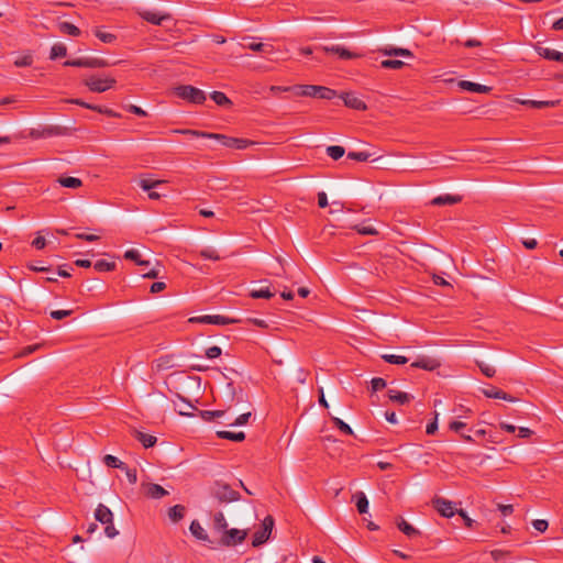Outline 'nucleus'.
Segmentation results:
<instances>
[{
	"mask_svg": "<svg viewBox=\"0 0 563 563\" xmlns=\"http://www.w3.org/2000/svg\"><path fill=\"white\" fill-rule=\"evenodd\" d=\"M186 508L183 505H175L168 509V517L173 522H179L185 517Z\"/></svg>",
	"mask_w": 563,
	"mask_h": 563,
	"instance_id": "c85d7f7f",
	"label": "nucleus"
},
{
	"mask_svg": "<svg viewBox=\"0 0 563 563\" xmlns=\"http://www.w3.org/2000/svg\"><path fill=\"white\" fill-rule=\"evenodd\" d=\"M75 236L79 240H84L87 242H95V241L99 240V236L95 235V234L77 233V234H75Z\"/></svg>",
	"mask_w": 563,
	"mask_h": 563,
	"instance_id": "69168bd1",
	"label": "nucleus"
},
{
	"mask_svg": "<svg viewBox=\"0 0 563 563\" xmlns=\"http://www.w3.org/2000/svg\"><path fill=\"white\" fill-rule=\"evenodd\" d=\"M104 533L108 538H114L118 536V530L113 526V521L106 523Z\"/></svg>",
	"mask_w": 563,
	"mask_h": 563,
	"instance_id": "052dcab7",
	"label": "nucleus"
},
{
	"mask_svg": "<svg viewBox=\"0 0 563 563\" xmlns=\"http://www.w3.org/2000/svg\"><path fill=\"white\" fill-rule=\"evenodd\" d=\"M344 101V104L351 109L355 110H366V104L363 100L356 97L354 93L345 92L341 96Z\"/></svg>",
	"mask_w": 563,
	"mask_h": 563,
	"instance_id": "2eb2a0df",
	"label": "nucleus"
},
{
	"mask_svg": "<svg viewBox=\"0 0 563 563\" xmlns=\"http://www.w3.org/2000/svg\"><path fill=\"white\" fill-rule=\"evenodd\" d=\"M123 471H125V474H126V477H128V481L131 483V484H135L137 482V474H136V470H131L126 466V468H124Z\"/></svg>",
	"mask_w": 563,
	"mask_h": 563,
	"instance_id": "e2e57ef3",
	"label": "nucleus"
},
{
	"mask_svg": "<svg viewBox=\"0 0 563 563\" xmlns=\"http://www.w3.org/2000/svg\"><path fill=\"white\" fill-rule=\"evenodd\" d=\"M335 96H336L335 90L324 87V86H318V91L316 93V98L330 100Z\"/></svg>",
	"mask_w": 563,
	"mask_h": 563,
	"instance_id": "4c0bfd02",
	"label": "nucleus"
},
{
	"mask_svg": "<svg viewBox=\"0 0 563 563\" xmlns=\"http://www.w3.org/2000/svg\"><path fill=\"white\" fill-rule=\"evenodd\" d=\"M353 229L357 233L363 234V235H377L378 234V231L371 225L357 224V225L353 227Z\"/></svg>",
	"mask_w": 563,
	"mask_h": 563,
	"instance_id": "49530a36",
	"label": "nucleus"
},
{
	"mask_svg": "<svg viewBox=\"0 0 563 563\" xmlns=\"http://www.w3.org/2000/svg\"><path fill=\"white\" fill-rule=\"evenodd\" d=\"M175 95L195 104H201L206 101V93L201 89L190 85L176 87Z\"/></svg>",
	"mask_w": 563,
	"mask_h": 563,
	"instance_id": "7ed1b4c3",
	"label": "nucleus"
},
{
	"mask_svg": "<svg viewBox=\"0 0 563 563\" xmlns=\"http://www.w3.org/2000/svg\"><path fill=\"white\" fill-rule=\"evenodd\" d=\"M371 383L373 391H378L386 387V380L380 377L373 378Z\"/></svg>",
	"mask_w": 563,
	"mask_h": 563,
	"instance_id": "5fc2aeb1",
	"label": "nucleus"
},
{
	"mask_svg": "<svg viewBox=\"0 0 563 563\" xmlns=\"http://www.w3.org/2000/svg\"><path fill=\"white\" fill-rule=\"evenodd\" d=\"M134 437L136 440H139L144 448H152L155 445L157 439L156 437L152 435V434H146V433H143L141 431H137L135 430L134 431Z\"/></svg>",
	"mask_w": 563,
	"mask_h": 563,
	"instance_id": "cd10ccee",
	"label": "nucleus"
},
{
	"mask_svg": "<svg viewBox=\"0 0 563 563\" xmlns=\"http://www.w3.org/2000/svg\"><path fill=\"white\" fill-rule=\"evenodd\" d=\"M250 296L255 299H258V298L269 299L274 296V292H272L268 287H265V288H261V289H253L250 292Z\"/></svg>",
	"mask_w": 563,
	"mask_h": 563,
	"instance_id": "37998d69",
	"label": "nucleus"
},
{
	"mask_svg": "<svg viewBox=\"0 0 563 563\" xmlns=\"http://www.w3.org/2000/svg\"><path fill=\"white\" fill-rule=\"evenodd\" d=\"M124 257L126 260H130V261H133L135 262L136 265H140V266H147L150 265V262L148 261H142L141 260V255L139 253L137 250H134V249H131V250H128L125 253H124Z\"/></svg>",
	"mask_w": 563,
	"mask_h": 563,
	"instance_id": "c9c22d12",
	"label": "nucleus"
},
{
	"mask_svg": "<svg viewBox=\"0 0 563 563\" xmlns=\"http://www.w3.org/2000/svg\"><path fill=\"white\" fill-rule=\"evenodd\" d=\"M437 430H438V413H435L433 421L428 423L426 432L428 434H434L437 432Z\"/></svg>",
	"mask_w": 563,
	"mask_h": 563,
	"instance_id": "0e129e2a",
	"label": "nucleus"
},
{
	"mask_svg": "<svg viewBox=\"0 0 563 563\" xmlns=\"http://www.w3.org/2000/svg\"><path fill=\"white\" fill-rule=\"evenodd\" d=\"M217 437L219 439L231 440L234 442H242L245 439V433L242 431H240V432L218 431Z\"/></svg>",
	"mask_w": 563,
	"mask_h": 563,
	"instance_id": "2f4dec72",
	"label": "nucleus"
},
{
	"mask_svg": "<svg viewBox=\"0 0 563 563\" xmlns=\"http://www.w3.org/2000/svg\"><path fill=\"white\" fill-rule=\"evenodd\" d=\"M212 528L214 531L220 532V533H222L224 530L228 529V522L224 518L223 512L217 511L213 515Z\"/></svg>",
	"mask_w": 563,
	"mask_h": 563,
	"instance_id": "bb28decb",
	"label": "nucleus"
},
{
	"mask_svg": "<svg viewBox=\"0 0 563 563\" xmlns=\"http://www.w3.org/2000/svg\"><path fill=\"white\" fill-rule=\"evenodd\" d=\"M211 99L221 107L230 106L231 100L221 91H213L211 93Z\"/></svg>",
	"mask_w": 563,
	"mask_h": 563,
	"instance_id": "a19ab883",
	"label": "nucleus"
},
{
	"mask_svg": "<svg viewBox=\"0 0 563 563\" xmlns=\"http://www.w3.org/2000/svg\"><path fill=\"white\" fill-rule=\"evenodd\" d=\"M536 51L541 57L545 59L563 63V53L561 52L540 45L536 46Z\"/></svg>",
	"mask_w": 563,
	"mask_h": 563,
	"instance_id": "dca6fc26",
	"label": "nucleus"
},
{
	"mask_svg": "<svg viewBox=\"0 0 563 563\" xmlns=\"http://www.w3.org/2000/svg\"><path fill=\"white\" fill-rule=\"evenodd\" d=\"M318 49L328 53V54H335L341 59H354L360 57L361 55L353 53L345 47L339 45V44H331V45H323L319 46Z\"/></svg>",
	"mask_w": 563,
	"mask_h": 563,
	"instance_id": "1a4fd4ad",
	"label": "nucleus"
},
{
	"mask_svg": "<svg viewBox=\"0 0 563 563\" xmlns=\"http://www.w3.org/2000/svg\"><path fill=\"white\" fill-rule=\"evenodd\" d=\"M95 518L99 522L106 525L113 521V514L107 506L99 504L95 511Z\"/></svg>",
	"mask_w": 563,
	"mask_h": 563,
	"instance_id": "412c9836",
	"label": "nucleus"
},
{
	"mask_svg": "<svg viewBox=\"0 0 563 563\" xmlns=\"http://www.w3.org/2000/svg\"><path fill=\"white\" fill-rule=\"evenodd\" d=\"M441 363L430 356H420L412 364L411 367L422 368L426 371H434L440 367Z\"/></svg>",
	"mask_w": 563,
	"mask_h": 563,
	"instance_id": "4468645a",
	"label": "nucleus"
},
{
	"mask_svg": "<svg viewBox=\"0 0 563 563\" xmlns=\"http://www.w3.org/2000/svg\"><path fill=\"white\" fill-rule=\"evenodd\" d=\"M209 494L220 505L236 501L241 498L239 492L234 490L229 484L221 481H216L210 486Z\"/></svg>",
	"mask_w": 563,
	"mask_h": 563,
	"instance_id": "f03ea898",
	"label": "nucleus"
},
{
	"mask_svg": "<svg viewBox=\"0 0 563 563\" xmlns=\"http://www.w3.org/2000/svg\"><path fill=\"white\" fill-rule=\"evenodd\" d=\"M190 322H199V323H208V324H217V325H227L238 322L235 319H231L224 316L214 314V316H200L194 317L189 319Z\"/></svg>",
	"mask_w": 563,
	"mask_h": 563,
	"instance_id": "6e6552de",
	"label": "nucleus"
},
{
	"mask_svg": "<svg viewBox=\"0 0 563 563\" xmlns=\"http://www.w3.org/2000/svg\"><path fill=\"white\" fill-rule=\"evenodd\" d=\"M371 157V154L367 152H349L347 158L358 161V162H366Z\"/></svg>",
	"mask_w": 563,
	"mask_h": 563,
	"instance_id": "864d4df0",
	"label": "nucleus"
},
{
	"mask_svg": "<svg viewBox=\"0 0 563 563\" xmlns=\"http://www.w3.org/2000/svg\"><path fill=\"white\" fill-rule=\"evenodd\" d=\"M382 358L389 364L402 365L408 362V358L401 355L384 354Z\"/></svg>",
	"mask_w": 563,
	"mask_h": 563,
	"instance_id": "c03bdc74",
	"label": "nucleus"
},
{
	"mask_svg": "<svg viewBox=\"0 0 563 563\" xmlns=\"http://www.w3.org/2000/svg\"><path fill=\"white\" fill-rule=\"evenodd\" d=\"M66 55H67V47L65 46V44L55 43L51 48L49 58L54 60V59H57L60 57H65Z\"/></svg>",
	"mask_w": 563,
	"mask_h": 563,
	"instance_id": "72a5a7b5",
	"label": "nucleus"
},
{
	"mask_svg": "<svg viewBox=\"0 0 563 563\" xmlns=\"http://www.w3.org/2000/svg\"><path fill=\"white\" fill-rule=\"evenodd\" d=\"M462 201V196L459 195H440L431 200L432 206H446V205H455Z\"/></svg>",
	"mask_w": 563,
	"mask_h": 563,
	"instance_id": "a211bd4d",
	"label": "nucleus"
},
{
	"mask_svg": "<svg viewBox=\"0 0 563 563\" xmlns=\"http://www.w3.org/2000/svg\"><path fill=\"white\" fill-rule=\"evenodd\" d=\"M173 132L179 133V134H185V135H190V136H195V137L218 140L222 143V145H224L225 147H229V148L244 150L249 145L253 144L251 141H247L244 139H236V137L227 136L224 134L209 133V132H203V131H198V130L176 129Z\"/></svg>",
	"mask_w": 563,
	"mask_h": 563,
	"instance_id": "f257e3e1",
	"label": "nucleus"
},
{
	"mask_svg": "<svg viewBox=\"0 0 563 563\" xmlns=\"http://www.w3.org/2000/svg\"><path fill=\"white\" fill-rule=\"evenodd\" d=\"M221 355V349L217 345H213L209 349H207L206 351V356L208 358H216V357H219Z\"/></svg>",
	"mask_w": 563,
	"mask_h": 563,
	"instance_id": "bf43d9fd",
	"label": "nucleus"
},
{
	"mask_svg": "<svg viewBox=\"0 0 563 563\" xmlns=\"http://www.w3.org/2000/svg\"><path fill=\"white\" fill-rule=\"evenodd\" d=\"M95 35L103 43H112L115 41V35L112 33L103 32L100 29L95 31Z\"/></svg>",
	"mask_w": 563,
	"mask_h": 563,
	"instance_id": "09e8293b",
	"label": "nucleus"
},
{
	"mask_svg": "<svg viewBox=\"0 0 563 563\" xmlns=\"http://www.w3.org/2000/svg\"><path fill=\"white\" fill-rule=\"evenodd\" d=\"M332 421L334 423V426L343 433L345 434H349V435H352L353 434V430L351 429V427L345 423L343 420H341L340 418H336V417H332Z\"/></svg>",
	"mask_w": 563,
	"mask_h": 563,
	"instance_id": "a18cd8bd",
	"label": "nucleus"
},
{
	"mask_svg": "<svg viewBox=\"0 0 563 563\" xmlns=\"http://www.w3.org/2000/svg\"><path fill=\"white\" fill-rule=\"evenodd\" d=\"M65 102L77 104V106L84 107L86 109H90V110L97 111L99 113L106 114V115L111 117V118H120V114L114 112L111 109L103 108V107H100V106L90 104V103L85 102L81 99H66Z\"/></svg>",
	"mask_w": 563,
	"mask_h": 563,
	"instance_id": "f8f14e48",
	"label": "nucleus"
},
{
	"mask_svg": "<svg viewBox=\"0 0 563 563\" xmlns=\"http://www.w3.org/2000/svg\"><path fill=\"white\" fill-rule=\"evenodd\" d=\"M166 288V284L163 282H155L151 286V292L156 294Z\"/></svg>",
	"mask_w": 563,
	"mask_h": 563,
	"instance_id": "774afa93",
	"label": "nucleus"
},
{
	"mask_svg": "<svg viewBox=\"0 0 563 563\" xmlns=\"http://www.w3.org/2000/svg\"><path fill=\"white\" fill-rule=\"evenodd\" d=\"M241 45L244 48H249L253 52H260V53H265V54H269L273 52V46L268 45V44H264V43H249V44L242 43Z\"/></svg>",
	"mask_w": 563,
	"mask_h": 563,
	"instance_id": "473e14b6",
	"label": "nucleus"
},
{
	"mask_svg": "<svg viewBox=\"0 0 563 563\" xmlns=\"http://www.w3.org/2000/svg\"><path fill=\"white\" fill-rule=\"evenodd\" d=\"M189 530L191 534L197 538L200 541H210L209 536L206 532V530L202 528V526L199 523V521L194 520L190 523Z\"/></svg>",
	"mask_w": 563,
	"mask_h": 563,
	"instance_id": "a878e982",
	"label": "nucleus"
},
{
	"mask_svg": "<svg viewBox=\"0 0 563 563\" xmlns=\"http://www.w3.org/2000/svg\"><path fill=\"white\" fill-rule=\"evenodd\" d=\"M46 245V240L45 238L43 236H36L33 241H32V246H34L35 249L37 250H42L44 249Z\"/></svg>",
	"mask_w": 563,
	"mask_h": 563,
	"instance_id": "338daca9",
	"label": "nucleus"
},
{
	"mask_svg": "<svg viewBox=\"0 0 563 563\" xmlns=\"http://www.w3.org/2000/svg\"><path fill=\"white\" fill-rule=\"evenodd\" d=\"M560 103V100H548V101H534L531 103V108L534 109H543V108H554Z\"/></svg>",
	"mask_w": 563,
	"mask_h": 563,
	"instance_id": "8fccbe9b",
	"label": "nucleus"
},
{
	"mask_svg": "<svg viewBox=\"0 0 563 563\" xmlns=\"http://www.w3.org/2000/svg\"><path fill=\"white\" fill-rule=\"evenodd\" d=\"M93 268L97 272L103 273V272H111L115 268L114 262H107L104 260H99L95 263Z\"/></svg>",
	"mask_w": 563,
	"mask_h": 563,
	"instance_id": "58836bf2",
	"label": "nucleus"
},
{
	"mask_svg": "<svg viewBox=\"0 0 563 563\" xmlns=\"http://www.w3.org/2000/svg\"><path fill=\"white\" fill-rule=\"evenodd\" d=\"M73 313V310H53L51 311V317L55 320H62L66 317H69Z\"/></svg>",
	"mask_w": 563,
	"mask_h": 563,
	"instance_id": "6e6d98bb",
	"label": "nucleus"
},
{
	"mask_svg": "<svg viewBox=\"0 0 563 563\" xmlns=\"http://www.w3.org/2000/svg\"><path fill=\"white\" fill-rule=\"evenodd\" d=\"M533 528L539 532H544L548 529V521L542 519L533 520L532 522Z\"/></svg>",
	"mask_w": 563,
	"mask_h": 563,
	"instance_id": "13d9d810",
	"label": "nucleus"
},
{
	"mask_svg": "<svg viewBox=\"0 0 563 563\" xmlns=\"http://www.w3.org/2000/svg\"><path fill=\"white\" fill-rule=\"evenodd\" d=\"M117 80L112 77L100 78L95 75L84 79V85L92 92H104L115 85Z\"/></svg>",
	"mask_w": 563,
	"mask_h": 563,
	"instance_id": "20e7f679",
	"label": "nucleus"
},
{
	"mask_svg": "<svg viewBox=\"0 0 563 563\" xmlns=\"http://www.w3.org/2000/svg\"><path fill=\"white\" fill-rule=\"evenodd\" d=\"M388 398L394 402H397L399 405H405V404H408L413 397L404 391L389 389Z\"/></svg>",
	"mask_w": 563,
	"mask_h": 563,
	"instance_id": "b1692460",
	"label": "nucleus"
},
{
	"mask_svg": "<svg viewBox=\"0 0 563 563\" xmlns=\"http://www.w3.org/2000/svg\"><path fill=\"white\" fill-rule=\"evenodd\" d=\"M432 505L439 511V514L445 518H451L459 511L454 508V504L452 501L442 497L433 498Z\"/></svg>",
	"mask_w": 563,
	"mask_h": 563,
	"instance_id": "9d476101",
	"label": "nucleus"
},
{
	"mask_svg": "<svg viewBox=\"0 0 563 563\" xmlns=\"http://www.w3.org/2000/svg\"><path fill=\"white\" fill-rule=\"evenodd\" d=\"M58 29H59V31L62 33L68 34V35H71V36H79L80 33H81L80 30L76 25H74V24H71L69 22H66V21L65 22H60L58 24Z\"/></svg>",
	"mask_w": 563,
	"mask_h": 563,
	"instance_id": "f704fd0d",
	"label": "nucleus"
},
{
	"mask_svg": "<svg viewBox=\"0 0 563 563\" xmlns=\"http://www.w3.org/2000/svg\"><path fill=\"white\" fill-rule=\"evenodd\" d=\"M379 53L386 56H399V57H412V53L407 48L394 47L386 45L377 49Z\"/></svg>",
	"mask_w": 563,
	"mask_h": 563,
	"instance_id": "f3484780",
	"label": "nucleus"
},
{
	"mask_svg": "<svg viewBox=\"0 0 563 563\" xmlns=\"http://www.w3.org/2000/svg\"><path fill=\"white\" fill-rule=\"evenodd\" d=\"M345 153L344 147L339 145H331L327 147V154L334 161L341 158Z\"/></svg>",
	"mask_w": 563,
	"mask_h": 563,
	"instance_id": "79ce46f5",
	"label": "nucleus"
},
{
	"mask_svg": "<svg viewBox=\"0 0 563 563\" xmlns=\"http://www.w3.org/2000/svg\"><path fill=\"white\" fill-rule=\"evenodd\" d=\"M317 91H318V86H316V85H295L294 86V92L297 96L316 98Z\"/></svg>",
	"mask_w": 563,
	"mask_h": 563,
	"instance_id": "5701e85b",
	"label": "nucleus"
},
{
	"mask_svg": "<svg viewBox=\"0 0 563 563\" xmlns=\"http://www.w3.org/2000/svg\"><path fill=\"white\" fill-rule=\"evenodd\" d=\"M141 16L145 21H147L152 24H155V25H161V24H163V22L165 20L170 19L169 14H159L158 12H154V11H144L141 13Z\"/></svg>",
	"mask_w": 563,
	"mask_h": 563,
	"instance_id": "4be33fe9",
	"label": "nucleus"
},
{
	"mask_svg": "<svg viewBox=\"0 0 563 563\" xmlns=\"http://www.w3.org/2000/svg\"><path fill=\"white\" fill-rule=\"evenodd\" d=\"M128 111L133 113V114H136L139 117H146L147 115V112L144 111L142 108L135 106V104H130L128 107Z\"/></svg>",
	"mask_w": 563,
	"mask_h": 563,
	"instance_id": "680f3d73",
	"label": "nucleus"
},
{
	"mask_svg": "<svg viewBox=\"0 0 563 563\" xmlns=\"http://www.w3.org/2000/svg\"><path fill=\"white\" fill-rule=\"evenodd\" d=\"M247 537V530H240L236 528L227 529L221 533L219 544L223 547H235L241 544Z\"/></svg>",
	"mask_w": 563,
	"mask_h": 563,
	"instance_id": "39448f33",
	"label": "nucleus"
},
{
	"mask_svg": "<svg viewBox=\"0 0 563 563\" xmlns=\"http://www.w3.org/2000/svg\"><path fill=\"white\" fill-rule=\"evenodd\" d=\"M380 65L383 68L387 69H400L405 66V63L399 59H385Z\"/></svg>",
	"mask_w": 563,
	"mask_h": 563,
	"instance_id": "de8ad7c7",
	"label": "nucleus"
},
{
	"mask_svg": "<svg viewBox=\"0 0 563 563\" xmlns=\"http://www.w3.org/2000/svg\"><path fill=\"white\" fill-rule=\"evenodd\" d=\"M103 463L108 467L120 468V470L126 468V465L122 461H120L117 456H113L111 454H107L103 456Z\"/></svg>",
	"mask_w": 563,
	"mask_h": 563,
	"instance_id": "e433bc0d",
	"label": "nucleus"
},
{
	"mask_svg": "<svg viewBox=\"0 0 563 563\" xmlns=\"http://www.w3.org/2000/svg\"><path fill=\"white\" fill-rule=\"evenodd\" d=\"M356 499V508L357 511L363 515L368 511V500L366 495L363 492H357L353 496Z\"/></svg>",
	"mask_w": 563,
	"mask_h": 563,
	"instance_id": "c756f323",
	"label": "nucleus"
},
{
	"mask_svg": "<svg viewBox=\"0 0 563 563\" xmlns=\"http://www.w3.org/2000/svg\"><path fill=\"white\" fill-rule=\"evenodd\" d=\"M57 183L62 186V187H66V188H73V189H76V188H79L82 186V181L79 179V178H76V177H65V176H62L57 179Z\"/></svg>",
	"mask_w": 563,
	"mask_h": 563,
	"instance_id": "7c9ffc66",
	"label": "nucleus"
},
{
	"mask_svg": "<svg viewBox=\"0 0 563 563\" xmlns=\"http://www.w3.org/2000/svg\"><path fill=\"white\" fill-rule=\"evenodd\" d=\"M199 415L205 421H212L217 418L222 417L224 415V411L223 410H200Z\"/></svg>",
	"mask_w": 563,
	"mask_h": 563,
	"instance_id": "ea45409f",
	"label": "nucleus"
},
{
	"mask_svg": "<svg viewBox=\"0 0 563 563\" xmlns=\"http://www.w3.org/2000/svg\"><path fill=\"white\" fill-rule=\"evenodd\" d=\"M459 87L464 90L477 93H488L492 90V87L467 80H461L459 82Z\"/></svg>",
	"mask_w": 563,
	"mask_h": 563,
	"instance_id": "6ab92c4d",
	"label": "nucleus"
},
{
	"mask_svg": "<svg viewBox=\"0 0 563 563\" xmlns=\"http://www.w3.org/2000/svg\"><path fill=\"white\" fill-rule=\"evenodd\" d=\"M251 416V412L242 413L234 420L233 423H231V426H244L249 422Z\"/></svg>",
	"mask_w": 563,
	"mask_h": 563,
	"instance_id": "4d7b16f0",
	"label": "nucleus"
},
{
	"mask_svg": "<svg viewBox=\"0 0 563 563\" xmlns=\"http://www.w3.org/2000/svg\"><path fill=\"white\" fill-rule=\"evenodd\" d=\"M273 527H274V519L272 516H267L263 520L260 529L255 531V533L253 536L252 545L257 548V547L264 544L269 539Z\"/></svg>",
	"mask_w": 563,
	"mask_h": 563,
	"instance_id": "0eeeda50",
	"label": "nucleus"
},
{
	"mask_svg": "<svg viewBox=\"0 0 563 563\" xmlns=\"http://www.w3.org/2000/svg\"><path fill=\"white\" fill-rule=\"evenodd\" d=\"M200 256H202L206 260H212V261H219L220 256L217 253L216 250L211 247H207L200 251Z\"/></svg>",
	"mask_w": 563,
	"mask_h": 563,
	"instance_id": "603ef678",
	"label": "nucleus"
},
{
	"mask_svg": "<svg viewBox=\"0 0 563 563\" xmlns=\"http://www.w3.org/2000/svg\"><path fill=\"white\" fill-rule=\"evenodd\" d=\"M397 528L406 534L408 538H415L420 536V531L407 522L402 517L396 519Z\"/></svg>",
	"mask_w": 563,
	"mask_h": 563,
	"instance_id": "aec40b11",
	"label": "nucleus"
},
{
	"mask_svg": "<svg viewBox=\"0 0 563 563\" xmlns=\"http://www.w3.org/2000/svg\"><path fill=\"white\" fill-rule=\"evenodd\" d=\"M110 65L111 64L107 59L98 57H80L76 59H68L64 63V66L86 68H103Z\"/></svg>",
	"mask_w": 563,
	"mask_h": 563,
	"instance_id": "423d86ee",
	"label": "nucleus"
},
{
	"mask_svg": "<svg viewBox=\"0 0 563 563\" xmlns=\"http://www.w3.org/2000/svg\"><path fill=\"white\" fill-rule=\"evenodd\" d=\"M141 489L146 497L152 499H161L168 495V492L158 484L142 483Z\"/></svg>",
	"mask_w": 563,
	"mask_h": 563,
	"instance_id": "9b49d317",
	"label": "nucleus"
},
{
	"mask_svg": "<svg viewBox=\"0 0 563 563\" xmlns=\"http://www.w3.org/2000/svg\"><path fill=\"white\" fill-rule=\"evenodd\" d=\"M165 180H153L150 178H141L139 181V186L148 192V198L152 200H158L161 198V194L154 191L153 189L164 184Z\"/></svg>",
	"mask_w": 563,
	"mask_h": 563,
	"instance_id": "ddd939ff",
	"label": "nucleus"
},
{
	"mask_svg": "<svg viewBox=\"0 0 563 563\" xmlns=\"http://www.w3.org/2000/svg\"><path fill=\"white\" fill-rule=\"evenodd\" d=\"M476 364L486 377H493L496 374V369L493 366L479 361Z\"/></svg>",
	"mask_w": 563,
	"mask_h": 563,
	"instance_id": "3c124183",
	"label": "nucleus"
},
{
	"mask_svg": "<svg viewBox=\"0 0 563 563\" xmlns=\"http://www.w3.org/2000/svg\"><path fill=\"white\" fill-rule=\"evenodd\" d=\"M483 394L488 398H495V399H504L508 401H515L516 399L510 396L509 394L503 391L501 389L492 387L489 389H484Z\"/></svg>",
	"mask_w": 563,
	"mask_h": 563,
	"instance_id": "393cba45",
	"label": "nucleus"
}]
</instances>
